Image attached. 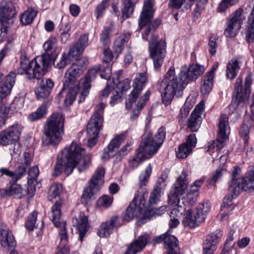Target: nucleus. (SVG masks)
<instances>
[{"instance_id":"f257e3e1","label":"nucleus","mask_w":254,"mask_h":254,"mask_svg":"<svg viewBox=\"0 0 254 254\" xmlns=\"http://www.w3.org/2000/svg\"><path fill=\"white\" fill-rule=\"evenodd\" d=\"M154 12V10L151 0H145L138 20V26L140 30L145 28V36L151 35L148 45L149 56L153 60L154 68L158 70L164 62L166 44L164 40L158 41V35L153 34L161 23L160 18L155 19L152 21Z\"/></svg>"},{"instance_id":"f03ea898","label":"nucleus","mask_w":254,"mask_h":254,"mask_svg":"<svg viewBox=\"0 0 254 254\" xmlns=\"http://www.w3.org/2000/svg\"><path fill=\"white\" fill-rule=\"evenodd\" d=\"M204 66L192 64L188 67H181L178 76L175 75L174 69L170 68L165 75L163 80L166 83L165 92L162 95V102L165 105H170L175 95L181 96L186 86L195 81L204 71Z\"/></svg>"},{"instance_id":"7ed1b4c3","label":"nucleus","mask_w":254,"mask_h":254,"mask_svg":"<svg viewBox=\"0 0 254 254\" xmlns=\"http://www.w3.org/2000/svg\"><path fill=\"white\" fill-rule=\"evenodd\" d=\"M45 53L29 62L25 55H21L18 68V73H25L29 79H39L47 71L50 64L53 61L56 62L57 52V40L51 37L44 44Z\"/></svg>"},{"instance_id":"20e7f679","label":"nucleus","mask_w":254,"mask_h":254,"mask_svg":"<svg viewBox=\"0 0 254 254\" xmlns=\"http://www.w3.org/2000/svg\"><path fill=\"white\" fill-rule=\"evenodd\" d=\"M91 162V155H85V149L72 141L58 155L53 176H60L64 169L67 176L71 174L75 168H77L79 173L83 172L89 167Z\"/></svg>"},{"instance_id":"39448f33","label":"nucleus","mask_w":254,"mask_h":254,"mask_svg":"<svg viewBox=\"0 0 254 254\" xmlns=\"http://www.w3.org/2000/svg\"><path fill=\"white\" fill-rule=\"evenodd\" d=\"M241 169L234 167L231 172V179L228 182V191L224 197L221 208H229L232 204V200L237 197L240 192L244 190L251 192L254 190V166L243 177H241Z\"/></svg>"},{"instance_id":"423d86ee","label":"nucleus","mask_w":254,"mask_h":254,"mask_svg":"<svg viewBox=\"0 0 254 254\" xmlns=\"http://www.w3.org/2000/svg\"><path fill=\"white\" fill-rule=\"evenodd\" d=\"M145 196L146 193L135 195L132 201L123 212L122 217L124 221L128 222L134 217L140 218L141 223H144L146 220H150L152 216H160L166 209L164 206L154 208L152 206H146Z\"/></svg>"},{"instance_id":"0eeeda50","label":"nucleus","mask_w":254,"mask_h":254,"mask_svg":"<svg viewBox=\"0 0 254 254\" xmlns=\"http://www.w3.org/2000/svg\"><path fill=\"white\" fill-rule=\"evenodd\" d=\"M103 54L102 64L95 65L89 69L84 78L80 79L79 84L82 90L80 94L79 102H82V100H84L88 94L89 90L91 88V82L95 79L98 72H102L101 74L102 78H106L107 76H110L111 73V62L114 58L113 54L109 47H104Z\"/></svg>"},{"instance_id":"6e6552de","label":"nucleus","mask_w":254,"mask_h":254,"mask_svg":"<svg viewBox=\"0 0 254 254\" xmlns=\"http://www.w3.org/2000/svg\"><path fill=\"white\" fill-rule=\"evenodd\" d=\"M64 116L60 113H54L48 118L43 138L45 145L56 146L60 143L64 134Z\"/></svg>"},{"instance_id":"1a4fd4ad","label":"nucleus","mask_w":254,"mask_h":254,"mask_svg":"<svg viewBox=\"0 0 254 254\" xmlns=\"http://www.w3.org/2000/svg\"><path fill=\"white\" fill-rule=\"evenodd\" d=\"M252 73L248 74L245 78V86L242 85L243 80L239 77L235 82L232 99L229 108L232 112L239 113L247 107V102L251 92Z\"/></svg>"},{"instance_id":"9d476101","label":"nucleus","mask_w":254,"mask_h":254,"mask_svg":"<svg viewBox=\"0 0 254 254\" xmlns=\"http://www.w3.org/2000/svg\"><path fill=\"white\" fill-rule=\"evenodd\" d=\"M16 12L12 0H2L0 5V31L4 36L15 20Z\"/></svg>"},{"instance_id":"9b49d317","label":"nucleus","mask_w":254,"mask_h":254,"mask_svg":"<svg viewBox=\"0 0 254 254\" xmlns=\"http://www.w3.org/2000/svg\"><path fill=\"white\" fill-rule=\"evenodd\" d=\"M103 168H98L88 182V186L84 190L81 198L82 203L86 204L91 199H95L94 195L100 190L103 184L105 174Z\"/></svg>"},{"instance_id":"f8f14e48","label":"nucleus","mask_w":254,"mask_h":254,"mask_svg":"<svg viewBox=\"0 0 254 254\" xmlns=\"http://www.w3.org/2000/svg\"><path fill=\"white\" fill-rule=\"evenodd\" d=\"M62 190V184H54L50 187L48 191V200L54 202V204L52 207V221L57 226H59L61 224L59 220L61 217V207L64 202V200L60 197V194Z\"/></svg>"},{"instance_id":"ddd939ff","label":"nucleus","mask_w":254,"mask_h":254,"mask_svg":"<svg viewBox=\"0 0 254 254\" xmlns=\"http://www.w3.org/2000/svg\"><path fill=\"white\" fill-rule=\"evenodd\" d=\"M165 136L166 129L162 127L158 129L154 137H152L151 133L145 136L141 143L146 148V150L153 155L157 152L163 143Z\"/></svg>"},{"instance_id":"4468645a","label":"nucleus","mask_w":254,"mask_h":254,"mask_svg":"<svg viewBox=\"0 0 254 254\" xmlns=\"http://www.w3.org/2000/svg\"><path fill=\"white\" fill-rule=\"evenodd\" d=\"M187 176V171L183 170L181 175L177 179L170 190L168 200L169 204L178 202L181 199V196L185 193L188 185L186 180Z\"/></svg>"},{"instance_id":"2eb2a0df","label":"nucleus","mask_w":254,"mask_h":254,"mask_svg":"<svg viewBox=\"0 0 254 254\" xmlns=\"http://www.w3.org/2000/svg\"><path fill=\"white\" fill-rule=\"evenodd\" d=\"M243 12L242 8H238L228 19L227 26L224 31V34L227 37H234L238 34L245 19Z\"/></svg>"},{"instance_id":"dca6fc26","label":"nucleus","mask_w":254,"mask_h":254,"mask_svg":"<svg viewBox=\"0 0 254 254\" xmlns=\"http://www.w3.org/2000/svg\"><path fill=\"white\" fill-rule=\"evenodd\" d=\"M147 79L146 72L139 73L136 75L133 82V89L128 95V101L126 103L127 108H131L132 104L136 101L145 85Z\"/></svg>"},{"instance_id":"f3484780","label":"nucleus","mask_w":254,"mask_h":254,"mask_svg":"<svg viewBox=\"0 0 254 254\" xmlns=\"http://www.w3.org/2000/svg\"><path fill=\"white\" fill-rule=\"evenodd\" d=\"M228 128V117L226 115H222L219 120L217 139L208 145L207 151L215 147L216 148L217 151H219L224 147L227 138L226 130Z\"/></svg>"},{"instance_id":"a211bd4d","label":"nucleus","mask_w":254,"mask_h":254,"mask_svg":"<svg viewBox=\"0 0 254 254\" xmlns=\"http://www.w3.org/2000/svg\"><path fill=\"white\" fill-rule=\"evenodd\" d=\"M83 72V69L78 65L72 64L66 70L64 80L63 89L73 85L78 86L77 79Z\"/></svg>"},{"instance_id":"6ab92c4d","label":"nucleus","mask_w":254,"mask_h":254,"mask_svg":"<svg viewBox=\"0 0 254 254\" xmlns=\"http://www.w3.org/2000/svg\"><path fill=\"white\" fill-rule=\"evenodd\" d=\"M22 106L21 102L18 99H15L10 106L6 105L5 104L0 106V129L4 125L10 113L17 112Z\"/></svg>"},{"instance_id":"aec40b11","label":"nucleus","mask_w":254,"mask_h":254,"mask_svg":"<svg viewBox=\"0 0 254 254\" xmlns=\"http://www.w3.org/2000/svg\"><path fill=\"white\" fill-rule=\"evenodd\" d=\"M0 243L1 246L9 249L14 248L16 245L11 232L3 222L0 223Z\"/></svg>"},{"instance_id":"412c9836","label":"nucleus","mask_w":254,"mask_h":254,"mask_svg":"<svg viewBox=\"0 0 254 254\" xmlns=\"http://www.w3.org/2000/svg\"><path fill=\"white\" fill-rule=\"evenodd\" d=\"M32 161L31 154L24 152L20 161L16 164V169L13 171L15 176V182H16L25 175L27 169L30 167Z\"/></svg>"},{"instance_id":"4be33fe9","label":"nucleus","mask_w":254,"mask_h":254,"mask_svg":"<svg viewBox=\"0 0 254 254\" xmlns=\"http://www.w3.org/2000/svg\"><path fill=\"white\" fill-rule=\"evenodd\" d=\"M15 77L16 75L14 73L9 74L7 75L2 81H0V104L2 103L3 100L10 93L11 89L15 83Z\"/></svg>"},{"instance_id":"5701e85b","label":"nucleus","mask_w":254,"mask_h":254,"mask_svg":"<svg viewBox=\"0 0 254 254\" xmlns=\"http://www.w3.org/2000/svg\"><path fill=\"white\" fill-rule=\"evenodd\" d=\"M146 148L141 143L136 150L135 156L129 161V167L134 169L137 168L141 162L147 159L150 158L153 154L146 150Z\"/></svg>"},{"instance_id":"b1692460","label":"nucleus","mask_w":254,"mask_h":254,"mask_svg":"<svg viewBox=\"0 0 254 254\" xmlns=\"http://www.w3.org/2000/svg\"><path fill=\"white\" fill-rule=\"evenodd\" d=\"M73 225L76 227L79 232V240L82 242L88 227V217L80 213L77 217L72 219Z\"/></svg>"},{"instance_id":"393cba45","label":"nucleus","mask_w":254,"mask_h":254,"mask_svg":"<svg viewBox=\"0 0 254 254\" xmlns=\"http://www.w3.org/2000/svg\"><path fill=\"white\" fill-rule=\"evenodd\" d=\"M119 217L118 216H113L109 222L102 223L98 230V234L101 237H107L110 236L114 228L121 226L118 223Z\"/></svg>"},{"instance_id":"a878e982","label":"nucleus","mask_w":254,"mask_h":254,"mask_svg":"<svg viewBox=\"0 0 254 254\" xmlns=\"http://www.w3.org/2000/svg\"><path fill=\"white\" fill-rule=\"evenodd\" d=\"M105 107V105L103 102H101L95 106L94 113L91 117L88 125L102 127L103 115Z\"/></svg>"},{"instance_id":"bb28decb","label":"nucleus","mask_w":254,"mask_h":254,"mask_svg":"<svg viewBox=\"0 0 254 254\" xmlns=\"http://www.w3.org/2000/svg\"><path fill=\"white\" fill-rule=\"evenodd\" d=\"M185 216L183 220V224L185 227L195 228L203 222L202 218L199 217L198 215L196 214L195 212L193 213L190 209L187 210Z\"/></svg>"},{"instance_id":"cd10ccee","label":"nucleus","mask_w":254,"mask_h":254,"mask_svg":"<svg viewBox=\"0 0 254 254\" xmlns=\"http://www.w3.org/2000/svg\"><path fill=\"white\" fill-rule=\"evenodd\" d=\"M38 212L37 211H33L27 217V221L25 222V227L29 231H32L34 228L40 230L44 225L42 220L39 221L37 219Z\"/></svg>"},{"instance_id":"c85d7f7f","label":"nucleus","mask_w":254,"mask_h":254,"mask_svg":"<svg viewBox=\"0 0 254 254\" xmlns=\"http://www.w3.org/2000/svg\"><path fill=\"white\" fill-rule=\"evenodd\" d=\"M198 190L196 189H190L186 196L183 197L178 203H181L184 207H186L187 209H190L196 202L197 197L199 195Z\"/></svg>"},{"instance_id":"c756f323","label":"nucleus","mask_w":254,"mask_h":254,"mask_svg":"<svg viewBox=\"0 0 254 254\" xmlns=\"http://www.w3.org/2000/svg\"><path fill=\"white\" fill-rule=\"evenodd\" d=\"M165 247L167 254H181L177 238L171 235L169 232L165 241Z\"/></svg>"},{"instance_id":"7c9ffc66","label":"nucleus","mask_w":254,"mask_h":254,"mask_svg":"<svg viewBox=\"0 0 254 254\" xmlns=\"http://www.w3.org/2000/svg\"><path fill=\"white\" fill-rule=\"evenodd\" d=\"M246 40L249 43H254V7L248 17L246 28Z\"/></svg>"},{"instance_id":"2f4dec72","label":"nucleus","mask_w":254,"mask_h":254,"mask_svg":"<svg viewBox=\"0 0 254 254\" xmlns=\"http://www.w3.org/2000/svg\"><path fill=\"white\" fill-rule=\"evenodd\" d=\"M122 8V17L124 18H128L133 13L134 7L138 0H121Z\"/></svg>"},{"instance_id":"473e14b6","label":"nucleus","mask_w":254,"mask_h":254,"mask_svg":"<svg viewBox=\"0 0 254 254\" xmlns=\"http://www.w3.org/2000/svg\"><path fill=\"white\" fill-rule=\"evenodd\" d=\"M101 129L102 127L87 125V132L88 137L87 145L88 147H92L96 144L98 134Z\"/></svg>"},{"instance_id":"72a5a7b5","label":"nucleus","mask_w":254,"mask_h":254,"mask_svg":"<svg viewBox=\"0 0 254 254\" xmlns=\"http://www.w3.org/2000/svg\"><path fill=\"white\" fill-rule=\"evenodd\" d=\"M79 89V86L77 85L71 86L69 87H66L64 89L63 88L62 91L59 93V95L60 96L64 91L68 89V90L66 93L64 101L66 106H70L75 100Z\"/></svg>"},{"instance_id":"f704fd0d","label":"nucleus","mask_w":254,"mask_h":254,"mask_svg":"<svg viewBox=\"0 0 254 254\" xmlns=\"http://www.w3.org/2000/svg\"><path fill=\"white\" fill-rule=\"evenodd\" d=\"M150 94L151 92L149 91H147L143 96L140 97L135 108L132 111L131 120H134L139 116L140 111L143 108L146 102L148 101Z\"/></svg>"},{"instance_id":"c9c22d12","label":"nucleus","mask_w":254,"mask_h":254,"mask_svg":"<svg viewBox=\"0 0 254 254\" xmlns=\"http://www.w3.org/2000/svg\"><path fill=\"white\" fill-rule=\"evenodd\" d=\"M214 78L204 75L201 81L200 91L203 95H208L211 92L213 85Z\"/></svg>"},{"instance_id":"e433bc0d","label":"nucleus","mask_w":254,"mask_h":254,"mask_svg":"<svg viewBox=\"0 0 254 254\" xmlns=\"http://www.w3.org/2000/svg\"><path fill=\"white\" fill-rule=\"evenodd\" d=\"M210 202L208 200H205L198 205L196 208L195 213L199 217L202 218V220L204 222L206 215L210 211Z\"/></svg>"},{"instance_id":"4c0bfd02","label":"nucleus","mask_w":254,"mask_h":254,"mask_svg":"<svg viewBox=\"0 0 254 254\" xmlns=\"http://www.w3.org/2000/svg\"><path fill=\"white\" fill-rule=\"evenodd\" d=\"M37 14V10L30 8L21 15L20 22L22 25H28L32 22Z\"/></svg>"},{"instance_id":"58836bf2","label":"nucleus","mask_w":254,"mask_h":254,"mask_svg":"<svg viewBox=\"0 0 254 254\" xmlns=\"http://www.w3.org/2000/svg\"><path fill=\"white\" fill-rule=\"evenodd\" d=\"M47 113L46 105L43 103L37 110L30 114L28 117L31 122L36 121L46 117Z\"/></svg>"},{"instance_id":"ea45409f","label":"nucleus","mask_w":254,"mask_h":254,"mask_svg":"<svg viewBox=\"0 0 254 254\" xmlns=\"http://www.w3.org/2000/svg\"><path fill=\"white\" fill-rule=\"evenodd\" d=\"M200 113L196 112H192L190 118L189 119L188 125L192 131H196L200 124Z\"/></svg>"},{"instance_id":"a19ab883","label":"nucleus","mask_w":254,"mask_h":254,"mask_svg":"<svg viewBox=\"0 0 254 254\" xmlns=\"http://www.w3.org/2000/svg\"><path fill=\"white\" fill-rule=\"evenodd\" d=\"M125 136L123 134L117 135L115 138L112 139L108 145V155L109 157H111L112 153L116 148H118L122 142L125 140Z\"/></svg>"},{"instance_id":"79ce46f5","label":"nucleus","mask_w":254,"mask_h":254,"mask_svg":"<svg viewBox=\"0 0 254 254\" xmlns=\"http://www.w3.org/2000/svg\"><path fill=\"white\" fill-rule=\"evenodd\" d=\"M127 37L125 35L119 36L114 42L113 45L114 53L118 58L124 49V44L127 42Z\"/></svg>"},{"instance_id":"37998d69","label":"nucleus","mask_w":254,"mask_h":254,"mask_svg":"<svg viewBox=\"0 0 254 254\" xmlns=\"http://www.w3.org/2000/svg\"><path fill=\"white\" fill-rule=\"evenodd\" d=\"M113 31V27L111 26L105 27L100 35V42L104 47H109L111 44L110 36Z\"/></svg>"},{"instance_id":"c03bdc74","label":"nucleus","mask_w":254,"mask_h":254,"mask_svg":"<svg viewBox=\"0 0 254 254\" xmlns=\"http://www.w3.org/2000/svg\"><path fill=\"white\" fill-rule=\"evenodd\" d=\"M61 218V217H60ZM61 219H59V221L61 222L59 226H57L55 224V226L57 227H61L59 230V235L60 236V240L61 242V245L63 246H66V245L68 243V234L66 229L65 228V223L64 221H62Z\"/></svg>"},{"instance_id":"a18cd8bd","label":"nucleus","mask_w":254,"mask_h":254,"mask_svg":"<svg viewBox=\"0 0 254 254\" xmlns=\"http://www.w3.org/2000/svg\"><path fill=\"white\" fill-rule=\"evenodd\" d=\"M22 188L20 185L14 183L10 187L2 189L1 193L4 196H10L14 194H19L22 192Z\"/></svg>"},{"instance_id":"49530a36","label":"nucleus","mask_w":254,"mask_h":254,"mask_svg":"<svg viewBox=\"0 0 254 254\" xmlns=\"http://www.w3.org/2000/svg\"><path fill=\"white\" fill-rule=\"evenodd\" d=\"M5 129L15 142L19 140L22 131V127L21 126L18 124H15Z\"/></svg>"},{"instance_id":"de8ad7c7","label":"nucleus","mask_w":254,"mask_h":254,"mask_svg":"<svg viewBox=\"0 0 254 254\" xmlns=\"http://www.w3.org/2000/svg\"><path fill=\"white\" fill-rule=\"evenodd\" d=\"M170 205L175 206L170 212V217H180L184 214L187 210V207H184L181 203L176 202L175 204H169Z\"/></svg>"},{"instance_id":"09e8293b","label":"nucleus","mask_w":254,"mask_h":254,"mask_svg":"<svg viewBox=\"0 0 254 254\" xmlns=\"http://www.w3.org/2000/svg\"><path fill=\"white\" fill-rule=\"evenodd\" d=\"M70 29V26L68 23H64L63 20H62L60 30L61 31V38L62 43H65L70 37V34L68 33Z\"/></svg>"},{"instance_id":"8fccbe9b","label":"nucleus","mask_w":254,"mask_h":254,"mask_svg":"<svg viewBox=\"0 0 254 254\" xmlns=\"http://www.w3.org/2000/svg\"><path fill=\"white\" fill-rule=\"evenodd\" d=\"M222 236L223 232L220 229H217L208 235L205 240L216 246L220 241Z\"/></svg>"},{"instance_id":"3c124183","label":"nucleus","mask_w":254,"mask_h":254,"mask_svg":"<svg viewBox=\"0 0 254 254\" xmlns=\"http://www.w3.org/2000/svg\"><path fill=\"white\" fill-rule=\"evenodd\" d=\"M15 143L6 129L0 131V145L7 146Z\"/></svg>"},{"instance_id":"603ef678","label":"nucleus","mask_w":254,"mask_h":254,"mask_svg":"<svg viewBox=\"0 0 254 254\" xmlns=\"http://www.w3.org/2000/svg\"><path fill=\"white\" fill-rule=\"evenodd\" d=\"M184 143L180 145L177 152V157L180 159L187 158L191 152L192 149Z\"/></svg>"},{"instance_id":"864d4df0","label":"nucleus","mask_w":254,"mask_h":254,"mask_svg":"<svg viewBox=\"0 0 254 254\" xmlns=\"http://www.w3.org/2000/svg\"><path fill=\"white\" fill-rule=\"evenodd\" d=\"M162 192L156 189L153 188L152 191L150 194L148 203L146 204V206H151L152 205L157 204L160 200Z\"/></svg>"},{"instance_id":"5fc2aeb1","label":"nucleus","mask_w":254,"mask_h":254,"mask_svg":"<svg viewBox=\"0 0 254 254\" xmlns=\"http://www.w3.org/2000/svg\"><path fill=\"white\" fill-rule=\"evenodd\" d=\"M35 92L39 100H43L46 99H48L51 94V93L47 91L46 88L40 85L35 88Z\"/></svg>"},{"instance_id":"6e6d98bb","label":"nucleus","mask_w":254,"mask_h":254,"mask_svg":"<svg viewBox=\"0 0 254 254\" xmlns=\"http://www.w3.org/2000/svg\"><path fill=\"white\" fill-rule=\"evenodd\" d=\"M151 172L152 168L150 164H149L146 168L144 174H141L139 176L140 187L146 185L147 183L148 182Z\"/></svg>"},{"instance_id":"4d7b16f0","label":"nucleus","mask_w":254,"mask_h":254,"mask_svg":"<svg viewBox=\"0 0 254 254\" xmlns=\"http://www.w3.org/2000/svg\"><path fill=\"white\" fill-rule=\"evenodd\" d=\"M239 0H222L217 7V10L219 12H225L227 9L235 4Z\"/></svg>"},{"instance_id":"13d9d810","label":"nucleus","mask_w":254,"mask_h":254,"mask_svg":"<svg viewBox=\"0 0 254 254\" xmlns=\"http://www.w3.org/2000/svg\"><path fill=\"white\" fill-rule=\"evenodd\" d=\"M226 171V169L221 167H219L216 170L213 174L212 178L209 181L210 185H214L215 183L223 176L224 173Z\"/></svg>"},{"instance_id":"bf43d9fd","label":"nucleus","mask_w":254,"mask_h":254,"mask_svg":"<svg viewBox=\"0 0 254 254\" xmlns=\"http://www.w3.org/2000/svg\"><path fill=\"white\" fill-rule=\"evenodd\" d=\"M113 202V197L108 195H104L97 201V204L100 206H104L107 208L110 206Z\"/></svg>"},{"instance_id":"052dcab7","label":"nucleus","mask_w":254,"mask_h":254,"mask_svg":"<svg viewBox=\"0 0 254 254\" xmlns=\"http://www.w3.org/2000/svg\"><path fill=\"white\" fill-rule=\"evenodd\" d=\"M53 62L55 67L59 69H62L64 68L66 66V65L69 64L71 62L69 58L66 56V54L64 53L63 54L62 57L59 62L57 64H55V62H54L53 61Z\"/></svg>"},{"instance_id":"680f3d73","label":"nucleus","mask_w":254,"mask_h":254,"mask_svg":"<svg viewBox=\"0 0 254 254\" xmlns=\"http://www.w3.org/2000/svg\"><path fill=\"white\" fill-rule=\"evenodd\" d=\"M250 128L248 125L243 124L242 125L240 130L239 133L240 136L243 138L245 144H247L249 139Z\"/></svg>"},{"instance_id":"e2e57ef3","label":"nucleus","mask_w":254,"mask_h":254,"mask_svg":"<svg viewBox=\"0 0 254 254\" xmlns=\"http://www.w3.org/2000/svg\"><path fill=\"white\" fill-rule=\"evenodd\" d=\"M83 51L81 50L80 48L78 47L76 44L71 47L67 54H66V56L69 58L70 62L72 59L81 54Z\"/></svg>"},{"instance_id":"0e129e2a","label":"nucleus","mask_w":254,"mask_h":254,"mask_svg":"<svg viewBox=\"0 0 254 254\" xmlns=\"http://www.w3.org/2000/svg\"><path fill=\"white\" fill-rule=\"evenodd\" d=\"M40 85L44 87L47 91L51 93L54 86V82L53 80L50 78H43L41 80Z\"/></svg>"},{"instance_id":"69168bd1","label":"nucleus","mask_w":254,"mask_h":254,"mask_svg":"<svg viewBox=\"0 0 254 254\" xmlns=\"http://www.w3.org/2000/svg\"><path fill=\"white\" fill-rule=\"evenodd\" d=\"M116 87L120 92L123 93L130 88V80L127 78L119 82L116 85Z\"/></svg>"},{"instance_id":"338daca9","label":"nucleus","mask_w":254,"mask_h":254,"mask_svg":"<svg viewBox=\"0 0 254 254\" xmlns=\"http://www.w3.org/2000/svg\"><path fill=\"white\" fill-rule=\"evenodd\" d=\"M216 40L217 39L215 37H211L209 38L208 44V48L209 53L212 56L215 55L216 52V49L218 47Z\"/></svg>"},{"instance_id":"774afa93","label":"nucleus","mask_w":254,"mask_h":254,"mask_svg":"<svg viewBox=\"0 0 254 254\" xmlns=\"http://www.w3.org/2000/svg\"><path fill=\"white\" fill-rule=\"evenodd\" d=\"M216 247L214 244L205 240L203 245V254H212Z\"/></svg>"}]
</instances>
